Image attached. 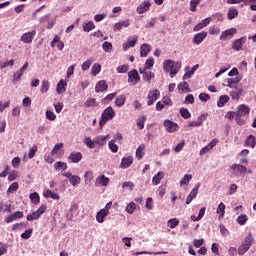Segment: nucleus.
<instances>
[{
	"label": "nucleus",
	"mask_w": 256,
	"mask_h": 256,
	"mask_svg": "<svg viewBox=\"0 0 256 256\" xmlns=\"http://www.w3.org/2000/svg\"><path fill=\"white\" fill-rule=\"evenodd\" d=\"M163 127L167 133H177L179 131V124L170 119L164 120Z\"/></svg>",
	"instance_id": "nucleus-4"
},
{
	"label": "nucleus",
	"mask_w": 256,
	"mask_h": 256,
	"mask_svg": "<svg viewBox=\"0 0 256 256\" xmlns=\"http://www.w3.org/2000/svg\"><path fill=\"white\" fill-rule=\"evenodd\" d=\"M83 159V154L81 152H72L68 156V161H71V163H79Z\"/></svg>",
	"instance_id": "nucleus-28"
},
{
	"label": "nucleus",
	"mask_w": 256,
	"mask_h": 256,
	"mask_svg": "<svg viewBox=\"0 0 256 256\" xmlns=\"http://www.w3.org/2000/svg\"><path fill=\"white\" fill-rule=\"evenodd\" d=\"M135 209H137V204H135V202H130L126 208L125 211L126 213H128L129 215H133V213H135Z\"/></svg>",
	"instance_id": "nucleus-49"
},
{
	"label": "nucleus",
	"mask_w": 256,
	"mask_h": 256,
	"mask_svg": "<svg viewBox=\"0 0 256 256\" xmlns=\"http://www.w3.org/2000/svg\"><path fill=\"white\" fill-rule=\"evenodd\" d=\"M165 177V172L159 171L157 174H155L152 178V185H159L161 183V179Z\"/></svg>",
	"instance_id": "nucleus-34"
},
{
	"label": "nucleus",
	"mask_w": 256,
	"mask_h": 256,
	"mask_svg": "<svg viewBox=\"0 0 256 256\" xmlns=\"http://www.w3.org/2000/svg\"><path fill=\"white\" fill-rule=\"evenodd\" d=\"M249 247L246 246L245 244H241L238 248V255H245V253H247V251H249Z\"/></svg>",
	"instance_id": "nucleus-64"
},
{
	"label": "nucleus",
	"mask_w": 256,
	"mask_h": 256,
	"mask_svg": "<svg viewBox=\"0 0 256 256\" xmlns=\"http://www.w3.org/2000/svg\"><path fill=\"white\" fill-rule=\"evenodd\" d=\"M54 169L56 171H67V164L62 161H58L54 164Z\"/></svg>",
	"instance_id": "nucleus-44"
},
{
	"label": "nucleus",
	"mask_w": 256,
	"mask_h": 256,
	"mask_svg": "<svg viewBox=\"0 0 256 256\" xmlns=\"http://www.w3.org/2000/svg\"><path fill=\"white\" fill-rule=\"evenodd\" d=\"M139 73L142 75V79L146 81V83H151V79H155V73L151 71L140 68Z\"/></svg>",
	"instance_id": "nucleus-17"
},
{
	"label": "nucleus",
	"mask_w": 256,
	"mask_h": 256,
	"mask_svg": "<svg viewBox=\"0 0 256 256\" xmlns=\"http://www.w3.org/2000/svg\"><path fill=\"white\" fill-rule=\"evenodd\" d=\"M135 157L136 159H138V161H141V159L145 157V144H141L140 146L137 147Z\"/></svg>",
	"instance_id": "nucleus-33"
},
{
	"label": "nucleus",
	"mask_w": 256,
	"mask_h": 256,
	"mask_svg": "<svg viewBox=\"0 0 256 256\" xmlns=\"http://www.w3.org/2000/svg\"><path fill=\"white\" fill-rule=\"evenodd\" d=\"M138 41H139V36L137 35L129 36L127 41L122 44L123 51H128V49H131V47H135Z\"/></svg>",
	"instance_id": "nucleus-7"
},
{
	"label": "nucleus",
	"mask_w": 256,
	"mask_h": 256,
	"mask_svg": "<svg viewBox=\"0 0 256 256\" xmlns=\"http://www.w3.org/2000/svg\"><path fill=\"white\" fill-rule=\"evenodd\" d=\"M135 184L131 181L124 182L122 184V189H127L128 191H133Z\"/></svg>",
	"instance_id": "nucleus-62"
},
{
	"label": "nucleus",
	"mask_w": 256,
	"mask_h": 256,
	"mask_svg": "<svg viewBox=\"0 0 256 256\" xmlns=\"http://www.w3.org/2000/svg\"><path fill=\"white\" fill-rule=\"evenodd\" d=\"M36 35L37 31L35 30H32L31 32H26L20 36V41L26 45H31Z\"/></svg>",
	"instance_id": "nucleus-5"
},
{
	"label": "nucleus",
	"mask_w": 256,
	"mask_h": 256,
	"mask_svg": "<svg viewBox=\"0 0 256 256\" xmlns=\"http://www.w3.org/2000/svg\"><path fill=\"white\" fill-rule=\"evenodd\" d=\"M255 242V238H253V233H249L244 241L242 242V245H246V247L251 248V245H253V243Z\"/></svg>",
	"instance_id": "nucleus-38"
},
{
	"label": "nucleus",
	"mask_w": 256,
	"mask_h": 256,
	"mask_svg": "<svg viewBox=\"0 0 256 256\" xmlns=\"http://www.w3.org/2000/svg\"><path fill=\"white\" fill-rule=\"evenodd\" d=\"M180 115L183 119H191V112L187 108H180Z\"/></svg>",
	"instance_id": "nucleus-61"
},
{
	"label": "nucleus",
	"mask_w": 256,
	"mask_h": 256,
	"mask_svg": "<svg viewBox=\"0 0 256 256\" xmlns=\"http://www.w3.org/2000/svg\"><path fill=\"white\" fill-rule=\"evenodd\" d=\"M83 143L88 147V149H95V138L92 140L91 137H85Z\"/></svg>",
	"instance_id": "nucleus-42"
},
{
	"label": "nucleus",
	"mask_w": 256,
	"mask_h": 256,
	"mask_svg": "<svg viewBox=\"0 0 256 256\" xmlns=\"http://www.w3.org/2000/svg\"><path fill=\"white\" fill-rule=\"evenodd\" d=\"M47 211V205L42 204L36 211L32 212L27 216V221H37Z\"/></svg>",
	"instance_id": "nucleus-3"
},
{
	"label": "nucleus",
	"mask_w": 256,
	"mask_h": 256,
	"mask_svg": "<svg viewBox=\"0 0 256 256\" xmlns=\"http://www.w3.org/2000/svg\"><path fill=\"white\" fill-rule=\"evenodd\" d=\"M179 93H191V89L189 88V84L187 82H180L178 84Z\"/></svg>",
	"instance_id": "nucleus-35"
},
{
	"label": "nucleus",
	"mask_w": 256,
	"mask_h": 256,
	"mask_svg": "<svg viewBox=\"0 0 256 256\" xmlns=\"http://www.w3.org/2000/svg\"><path fill=\"white\" fill-rule=\"evenodd\" d=\"M109 215V211L101 209L96 213V221L97 223H105V217Z\"/></svg>",
	"instance_id": "nucleus-30"
},
{
	"label": "nucleus",
	"mask_w": 256,
	"mask_h": 256,
	"mask_svg": "<svg viewBox=\"0 0 256 256\" xmlns=\"http://www.w3.org/2000/svg\"><path fill=\"white\" fill-rule=\"evenodd\" d=\"M43 197H45V199H54V201H59V199H61L59 193L53 192L50 189L43 190Z\"/></svg>",
	"instance_id": "nucleus-20"
},
{
	"label": "nucleus",
	"mask_w": 256,
	"mask_h": 256,
	"mask_svg": "<svg viewBox=\"0 0 256 256\" xmlns=\"http://www.w3.org/2000/svg\"><path fill=\"white\" fill-rule=\"evenodd\" d=\"M96 187H107L109 185V177L105 175H100L95 181Z\"/></svg>",
	"instance_id": "nucleus-22"
},
{
	"label": "nucleus",
	"mask_w": 256,
	"mask_h": 256,
	"mask_svg": "<svg viewBox=\"0 0 256 256\" xmlns=\"http://www.w3.org/2000/svg\"><path fill=\"white\" fill-rule=\"evenodd\" d=\"M217 143H219V139L214 138L209 144L204 146L199 152L200 157H203V155H206V153H209V151H211L213 147H216Z\"/></svg>",
	"instance_id": "nucleus-14"
},
{
	"label": "nucleus",
	"mask_w": 256,
	"mask_h": 256,
	"mask_svg": "<svg viewBox=\"0 0 256 256\" xmlns=\"http://www.w3.org/2000/svg\"><path fill=\"white\" fill-rule=\"evenodd\" d=\"M62 177H66V179H69V183L72 187H77V185L81 184V177L77 175H72L71 172L62 173Z\"/></svg>",
	"instance_id": "nucleus-9"
},
{
	"label": "nucleus",
	"mask_w": 256,
	"mask_h": 256,
	"mask_svg": "<svg viewBox=\"0 0 256 256\" xmlns=\"http://www.w3.org/2000/svg\"><path fill=\"white\" fill-rule=\"evenodd\" d=\"M25 75V72L20 68L13 74V81H21V77Z\"/></svg>",
	"instance_id": "nucleus-60"
},
{
	"label": "nucleus",
	"mask_w": 256,
	"mask_h": 256,
	"mask_svg": "<svg viewBox=\"0 0 256 256\" xmlns=\"http://www.w3.org/2000/svg\"><path fill=\"white\" fill-rule=\"evenodd\" d=\"M159 97H161V92L158 89L150 90L148 92V96H147L148 107H151V105H153V103H155V101H157V99H159Z\"/></svg>",
	"instance_id": "nucleus-8"
},
{
	"label": "nucleus",
	"mask_w": 256,
	"mask_h": 256,
	"mask_svg": "<svg viewBox=\"0 0 256 256\" xmlns=\"http://www.w3.org/2000/svg\"><path fill=\"white\" fill-rule=\"evenodd\" d=\"M251 113V108L247 104H241L237 107L236 115L240 117H247Z\"/></svg>",
	"instance_id": "nucleus-18"
},
{
	"label": "nucleus",
	"mask_w": 256,
	"mask_h": 256,
	"mask_svg": "<svg viewBox=\"0 0 256 256\" xmlns=\"http://www.w3.org/2000/svg\"><path fill=\"white\" fill-rule=\"evenodd\" d=\"M115 143V140H110L108 143V148L112 153H117V151H119V146H117Z\"/></svg>",
	"instance_id": "nucleus-59"
},
{
	"label": "nucleus",
	"mask_w": 256,
	"mask_h": 256,
	"mask_svg": "<svg viewBox=\"0 0 256 256\" xmlns=\"http://www.w3.org/2000/svg\"><path fill=\"white\" fill-rule=\"evenodd\" d=\"M225 209H226L225 203L220 202L216 209V213L217 215H219V219H223L225 217Z\"/></svg>",
	"instance_id": "nucleus-36"
},
{
	"label": "nucleus",
	"mask_w": 256,
	"mask_h": 256,
	"mask_svg": "<svg viewBox=\"0 0 256 256\" xmlns=\"http://www.w3.org/2000/svg\"><path fill=\"white\" fill-rule=\"evenodd\" d=\"M247 43V36H242L232 42L233 51H243V45Z\"/></svg>",
	"instance_id": "nucleus-10"
},
{
	"label": "nucleus",
	"mask_w": 256,
	"mask_h": 256,
	"mask_svg": "<svg viewBox=\"0 0 256 256\" xmlns=\"http://www.w3.org/2000/svg\"><path fill=\"white\" fill-rule=\"evenodd\" d=\"M102 49L105 53H111L113 51V44L106 41L102 44Z\"/></svg>",
	"instance_id": "nucleus-56"
},
{
	"label": "nucleus",
	"mask_w": 256,
	"mask_h": 256,
	"mask_svg": "<svg viewBox=\"0 0 256 256\" xmlns=\"http://www.w3.org/2000/svg\"><path fill=\"white\" fill-rule=\"evenodd\" d=\"M189 66L185 67V74L183 76V80H187V79H191V77H193V75L195 74V72L199 69V64H196L192 67L191 70H189Z\"/></svg>",
	"instance_id": "nucleus-24"
},
{
	"label": "nucleus",
	"mask_w": 256,
	"mask_h": 256,
	"mask_svg": "<svg viewBox=\"0 0 256 256\" xmlns=\"http://www.w3.org/2000/svg\"><path fill=\"white\" fill-rule=\"evenodd\" d=\"M93 181V171H86L84 174V183L89 185Z\"/></svg>",
	"instance_id": "nucleus-51"
},
{
	"label": "nucleus",
	"mask_w": 256,
	"mask_h": 256,
	"mask_svg": "<svg viewBox=\"0 0 256 256\" xmlns=\"http://www.w3.org/2000/svg\"><path fill=\"white\" fill-rule=\"evenodd\" d=\"M237 223L238 225H247V222L249 221V217L246 214H241L237 217Z\"/></svg>",
	"instance_id": "nucleus-46"
},
{
	"label": "nucleus",
	"mask_w": 256,
	"mask_h": 256,
	"mask_svg": "<svg viewBox=\"0 0 256 256\" xmlns=\"http://www.w3.org/2000/svg\"><path fill=\"white\" fill-rule=\"evenodd\" d=\"M93 63H95V58H89L88 60L83 62V64L81 65L82 71H88V69H90V67H91V65H93Z\"/></svg>",
	"instance_id": "nucleus-43"
},
{
	"label": "nucleus",
	"mask_w": 256,
	"mask_h": 256,
	"mask_svg": "<svg viewBox=\"0 0 256 256\" xmlns=\"http://www.w3.org/2000/svg\"><path fill=\"white\" fill-rule=\"evenodd\" d=\"M181 69V62L173 60H165L163 62V70L165 73H170L171 79L179 73Z\"/></svg>",
	"instance_id": "nucleus-1"
},
{
	"label": "nucleus",
	"mask_w": 256,
	"mask_h": 256,
	"mask_svg": "<svg viewBox=\"0 0 256 256\" xmlns=\"http://www.w3.org/2000/svg\"><path fill=\"white\" fill-rule=\"evenodd\" d=\"M101 73V64L95 63L91 68V75L97 77Z\"/></svg>",
	"instance_id": "nucleus-45"
},
{
	"label": "nucleus",
	"mask_w": 256,
	"mask_h": 256,
	"mask_svg": "<svg viewBox=\"0 0 256 256\" xmlns=\"http://www.w3.org/2000/svg\"><path fill=\"white\" fill-rule=\"evenodd\" d=\"M77 209H78L77 204H73L70 206L69 211L66 215V217L69 221H73V219H75V217H77Z\"/></svg>",
	"instance_id": "nucleus-27"
},
{
	"label": "nucleus",
	"mask_w": 256,
	"mask_h": 256,
	"mask_svg": "<svg viewBox=\"0 0 256 256\" xmlns=\"http://www.w3.org/2000/svg\"><path fill=\"white\" fill-rule=\"evenodd\" d=\"M56 43H57V48L59 49V51H63V49H65V44L61 41V38L58 35H56L53 38V40L50 44L51 47H55Z\"/></svg>",
	"instance_id": "nucleus-31"
},
{
	"label": "nucleus",
	"mask_w": 256,
	"mask_h": 256,
	"mask_svg": "<svg viewBox=\"0 0 256 256\" xmlns=\"http://www.w3.org/2000/svg\"><path fill=\"white\" fill-rule=\"evenodd\" d=\"M227 16H228L229 21H233V19H235L236 17L239 16V10H237V8L231 7L228 10V15Z\"/></svg>",
	"instance_id": "nucleus-39"
},
{
	"label": "nucleus",
	"mask_w": 256,
	"mask_h": 256,
	"mask_svg": "<svg viewBox=\"0 0 256 256\" xmlns=\"http://www.w3.org/2000/svg\"><path fill=\"white\" fill-rule=\"evenodd\" d=\"M109 85H107V82L105 80H100L96 83L95 91L96 93H101L103 91H107Z\"/></svg>",
	"instance_id": "nucleus-29"
},
{
	"label": "nucleus",
	"mask_w": 256,
	"mask_h": 256,
	"mask_svg": "<svg viewBox=\"0 0 256 256\" xmlns=\"http://www.w3.org/2000/svg\"><path fill=\"white\" fill-rule=\"evenodd\" d=\"M246 147H251L252 149H255L256 145V138L253 135H249L245 141Z\"/></svg>",
	"instance_id": "nucleus-40"
},
{
	"label": "nucleus",
	"mask_w": 256,
	"mask_h": 256,
	"mask_svg": "<svg viewBox=\"0 0 256 256\" xmlns=\"http://www.w3.org/2000/svg\"><path fill=\"white\" fill-rule=\"evenodd\" d=\"M243 80V75H238L235 78H227V87L229 89H237L238 83H241Z\"/></svg>",
	"instance_id": "nucleus-15"
},
{
	"label": "nucleus",
	"mask_w": 256,
	"mask_h": 256,
	"mask_svg": "<svg viewBox=\"0 0 256 256\" xmlns=\"http://www.w3.org/2000/svg\"><path fill=\"white\" fill-rule=\"evenodd\" d=\"M205 39H207V32L202 31L194 35L193 43L194 45H201Z\"/></svg>",
	"instance_id": "nucleus-23"
},
{
	"label": "nucleus",
	"mask_w": 256,
	"mask_h": 256,
	"mask_svg": "<svg viewBox=\"0 0 256 256\" xmlns=\"http://www.w3.org/2000/svg\"><path fill=\"white\" fill-rule=\"evenodd\" d=\"M50 83L48 80H43L42 84H41V88H40V92L41 93H47V91H49V87H50Z\"/></svg>",
	"instance_id": "nucleus-57"
},
{
	"label": "nucleus",
	"mask_w": 256,
	"mask_h": 256,
	"mask_svg": "<svg viewBox=\"0 0 256 256\" xmlns=\"http://www.w3.org/2000/svg\"><path fill=\"white\" fill-rule=\"evenodd\" d=\"M235 35H237V29L236 28H230V29L222 31V33L220 34L219 39H220V41H230V39L235 37Z\"/></svg>",
	"instance_id": "nucleus-6"
},
{
	"label": "nucleus",
	"mask_w": 256,
	"mask_h": 256,
	"mask_svg": "<svg viewBox=\"0 0 256 256\" xmlns=\"http://www.w3.org/2000/svg\"><path fill=\"white\" fill-rule=\"evenodd\" d=\"M114 117H115V109H113V107L109 106L106 109H104L99 121L100 128L103 129V127L107 125L108 121L113 120Z\"/></svg>",
	"instance_id": "nucleus-2"
},
{
	"label": "nucleus",
	"mask_w": 256,
	"mask_h": 256,
	"mask_svg": "<svg viewBox=\"0 0 256 256\" xmlns=\"http://www.w3.org/2000/svg\"><path fill=\"white\" fill-rule=\"evenodd\" d=\"M15 65V60H6V61H1L0 62V69H7V67H13Z\"/></svg>",
	"instance_id": "nucleus-48"
},
{
	"label": "nucleus",
	"mask_w": 256,
	"mask_h": 256,
	"mask_svg": "<svg viewBox=\"0 0 256 256\" xmlns=\"http://www.w3.org/2000/svg\"><path fill=\"white\" fill-rule=\"evenodd\" d=\"M133 156L123 157L120 163V169H129L133 165Z\"/></svg>",
	"instance_id": "nucleus-25"
},
{
	"label": "nucleus",
	"mask_w": 256,
	"mask_h": 256,
	"mask_svg": "<svg viewBox=\"0 0 256 256\" xmlns=\"http://www.w3.org/2000/svg\"><path fill=\"white\" fill-rule=\"evenodd\" d=\"M201 187V184L198 183L196 186L192 189V191L188 194L186 197V205H191V201L197 197L199 194V188Z\"/></svg>",
	"instance_id": "nucleus-16"
},
{
	"label": "nucleus",
	"mask_w": 256,
	"mask_h": 256,
	"mask_svg": "<svg viewBox=\"0 0 256 256\" xmlns=\"http://www.w3.org/2000/svg\"><path fill=\"white\" fill-rule=\"evenodd\" d=\"M233 175H242L243 173H247V167L241 164H232L231 166Z\"/></svg>",
	"instance_id": "nucleus-19"
},
{
	"label": "nucleus",
	"mask_w": 256,
	"mask_h": 256,
	"mask_svg": "<svg viewBox=\"0 0 256 256\" xmlns=\"http://www.w3.org/2000/svg\"><path fill=\"white\" fill-rule=\"evenodd\" d=\"M145 121H147V116H140L137 119V127L139 129H145Z\"/></svg>",
	"instance_id": "nucleus-55"
},
{
	"label": "nucleus",
	"mask_w": 256,
	"mask_h": 256,
	"mask_svg": "<svg viewBox=\"0 0 256 256\" xmlns=\"http://www.w3.org/2000/svg\"><path fill=\"white\" fill-rule=\"evenodd\" d=\"M230 97L233 101H239L241 99V90L230 91Z\"/></svg>",
	"instance_id": "nucleus-52"
},
{
	"label": "nucleus",
	"mask_w": 256,
	"mask_h": 256,
	"mask_svg": "<svg viewBox=\"0 0 256 256\" xmlns=\"http://www.w3.org/2000/svg\"><path fill=\"white\" fill-rule=\"evenodd\" d=\"M65 91H67V81L65 79H61L57 84L56 93L58 95H62Z\"/></svg>",
	"instance_id": "nucleus-26"
},
{
	"label": "nucleus",
	"mask_w": 256,
	"mask_h": 256,
	"mask_svg": "<svg viewBox=\"0 0 256 256\" xmlns=\"http://www.w3.org/2000/svg\"><path fill=\"white\" fill-rule=\"evenodd\" d=\"M191 179H193V175L186 174L183 176V178L180 180V187H183V185H189L191 182Z\"/></svg>",
	"instance_id": "nucleus-47"
},
{
	"label": "nucleus",
	"mask_w": 256,
	"mask_h": 256,
	"mask_svg": "<svg viewBox=\"0 0 256 256\" xmlns=\"http://www.w3.org/2000/svg\"><path fill=\"white\" fill-rule=\"evenodd\" d=\"M151 9V1L150 0H144L142 3H140L136 8V13L138 15H143V13H147Z\"/></svg>",
	"instance_id": "nucleus-11"
},
{
	"label": "nucleus",
	"mask_w": 256,
	"mask_h": 256,
	"mask_svg": "<svg viewBox=\"0 0 256 256\" xmlns=\"http://www.w3.org/2000/svg\"><path fill=\"white\" fill-rule=\"evenodd\" d=\"M179 225V220L177 218H171L167 221V227L169 229H175Z\"/></svg>",
	"instance_id": "nucleus-53"
},
{
	"label": "nucleus",
	"mask_w": 256,
	"mask_h": 256,
	"mask_svg": "<svg viewBox=\"0 0 256 256\" xmlns=\"http://www.w3.org/2000/svg\"><path fill=\"white\" fill-rule=\"evenodd\" d=\"M151 53V45L144 43L140 46V57H147Z\"/></svg>",
	"instance_id": "nucleus-32"
},
{
	"label": "nucleus",
	"mask_w": 256,
	"mask_h": 256,
	"mask_svg": "<svg viewBox=\"0 0 256 256\" xmlns=\"http://www.w3.org/2000/svg\"><path fill=\"white\" fill-rule=\"evenodd\" d=\"M29 199L32 203V205H39L41 203V197L39 196V193L34 192L29 195Z\"/></svg>",
	"instance_id": "nucleus-37"
},
{
	"label": "nucleus",
	"mask_w": 256,
	"mask_h": 256,
	"mask_svg": "<svg viewBox=\"0 0 256 256\" xmlns=\"http://www.w3.org/2000/svg\"><path fill=\"white\" fill-rule=\"evenodd\" d=\"M125 101H127V98H125L124 95L117 96L115 100L116 107H123V105H125Z\"/></svg>",
	"instance_id": "nucleus-50"
},
{
	"label": "nucleus",
	"mask_w": 256,
	"mask_h": 256,
	"mask_svg": "<svg viewBox=\"0 0 256 256\" xmlns=\"http://www.w3.org/2000/svg\"><path fill=\"white\" fill-rule=\"evenodd\" d=\"M94 139L97 147H103L104 145H107V141L111 139V135L109 134H107L106 136L100 135V136H96Z\"/></svg>",
	"instance_id": "nucleus-21"
},
{
	"label": "nucleus",
	"mask_w": 256,
	"mask_h": 256,
	"mask_svg": "<svg viewBox=\"0 0 256 256\" xmlns=\"http://www.w3.org/2000/svg\"><path fill=\"white\" fill-rule=\"evenodd\" d=\"M139 81H141V76H139V72L136 69L128 72V83L137 85Z\"/></svg>",
	"instance_id": "nucleus-12"
},
{
	"label": "nucleus",
	"mask_w": 256,
	"mask_h": 256,
	"mask_svg": "<svg viewBox=\"0 0 256 256\" xmlns=\"http://www.w3.org/2000/svg\"><path fill=\"white\" fill-rule=\"evenodd\" d=\"M83 31H85V33H89L90 31H93V29H95V24L93 22H88L83 24Z\"/></svg>",
	"instance_id": "nucleus-54"
},
{
	"label": "nucleus",
	"mask_w": 256,
	"mask_h": 256,
	"mask_svg": "<svg viewBox=\"0 0 256 256\" xmlns=\"http://www.w3.org/2000/svg\"><path fill=\"white\" fill-rule=\"evenodd\" d=\"M46 119H48V121H55V119H57V115L51 110H46Z\"/></svg>",
	"instance_id": "nucleus-63"
},
{
	"label": "nucleus",
	"mask_w": 256,
	"mask_h": 256,
	"mask_svg": "<svg viewBox=\"0 0 256 256\" xmlns=\"http://www.w3.org/2000/svg\"><path fill=\"white\" fill-rule=\"evenodd\" d=\"M155 65V59L154 58H148L145 62V66L142 69L149 70L153 69V66Z\"/></svg>",
	"instance_id": "nucleus-58"
},
{
	"label": "nucleus",
	"mask_w": 256,
	"mask_h": 256,
	"mask_svg": "<svg viewBox=\"0 0 256 256\" xmlns=\"http://www.w3.org/2000/svg\"><path fill=\"white\" fill-rule=\"evenodd\" d=\"M64 153L65 152L63 151V143L55 144L51 150V155H53L54 157H57V159H61V157H63Z\"/></svg>",
	"instance_id": "nucleus-13"
},
{
	"label": "nucleus",
	"mask_w": 256,
	"mask_h": 256,
	"mask_svg": "<svg viewBox=\"0 0 256 256\" xmlns=\"http://www.w3.org/2000/svg\"><path fill=\"white\" fill-rule=\"evenodd\" d=\"M227 103H229V96L227 95H221L219 97V100L217 102V107H225V105H227Z\"/></svg>",
	"instance_id": "nucleus-41"
}]
</instances>
